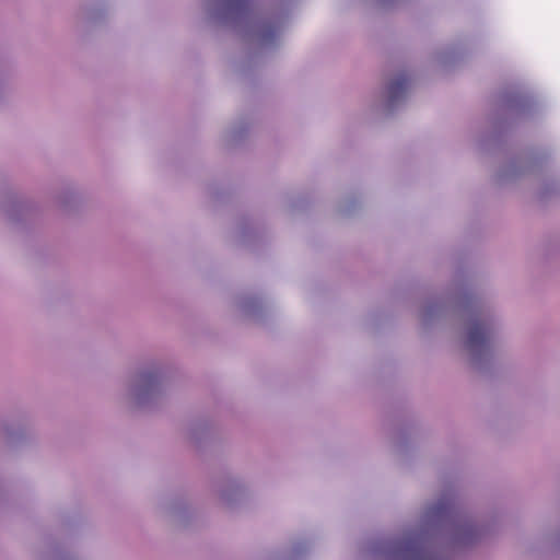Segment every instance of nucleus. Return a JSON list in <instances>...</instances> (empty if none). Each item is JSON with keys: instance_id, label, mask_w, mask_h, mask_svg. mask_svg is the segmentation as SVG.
<instances>
[{"instance_id": "1", "label": "nucleus", "mask_w": 560, "mask_h": 560, "mask_svg": "<svg viewBox=\"0 0 560 560\" xmlns=\"http://www.w3.org/2000/svg\"><path fill=\"white\" fill-rule=\"evenodd\" d=\"M489 329L483 323H475L470 326L468 331V347L471 350L485 346L489 339Z\"/></svg>"}, {"instance_id": "2", "label": "nucleus", "mask_w": 560, "mask_h": 560, "mask_svg": "<svg viewBox=\"0 0 560 560\" xmlns=\"http://www.w3.org/2000/svg\"><path fill=\"white\" fill-rule=\"evenodd\" d=\"M408 79L406 77H400L393 82H390L388 86L389 97L392 101L399 98L407 90Z\"/></svg>"}, {"instance_id": "3", "label": "nucleus", "mask_w": 560, "mask_h": 560, "mask_svg": "<svg viewBox=\"0 0 560 560\" xmlns=\"http://www.w3.org/2000/svg\"><path fill=\"white\" fill-rule=\"evenodd\" d=\"M411 560H429L420 550L412 549Z\"/></svg>"}, {"instance_id": "4", "label": "nucleus", "mask_w": 560, "mask_h": 560, "mask_svg": "<svg viewBox=\"0 0 560 560\" xmlns=\"http://www.w3.org/2000/svg\"><path fill=\"white\" fill-rule=\"evenodd\" d=\"M236 2H240V0H236Z\"/></svg>"}]
</instances>
